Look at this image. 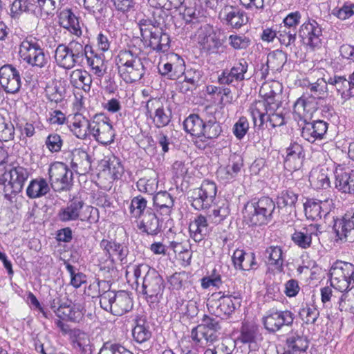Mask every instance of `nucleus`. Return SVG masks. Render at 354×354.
<instances>
[{
  "label": "nucleus",
  "instance_id": "nucleus-1",
  "mask_svg": "<svg viewBox=\"0 0 354 354\" xmlns=\"http://www.w3.org/2000/svg\"><path fill=\"white\" fill-rule=\"evenodd\" d=\"M106 281H97L90 284L88 290H93L92 297H100V306L107 312L116 316H121L129 312L133 307L132 300L125 291L110 290Z\"/></svg>",
  "mask_w": 354,
  "mask_h": 354
},
{
  "label": "nucleus",
  "instance_id": "nucleus-2",
  "mask_svg": "<svg viewBox=\"0 0 354 354\" xmlns=\"http://www.w3.org/2000/svg\"><path fill=\"white\" fill-rule=\"evenodd\" d=\"M328 80L319 78L310 84L306 92L295 103L294 112L299 117L311 116L317 109L316 99H324L328 95Z\"/></svg>",
  "mask_w": 354,
  "mask_h": 354
},
{
  "label": "nucleus",
  "instance_id": "nucleus-3",
  "mask_svg": "<svg viewBox=\"0 0 354 354\" xmlns=\"http://www.w3.org/2000/svg\"><path fill=\"white\" fill-rule=\"evenodd\" d=\"M275 203L269 197H262L257 202L248 203L243 211L247 223L252 225H266L272 219Z\"/></svg>",
  "mask_w": 354,
  "mask_h": 354
},
{
  "label": "nucleus",
  "instance_id": "nucleus-4",
  "mask_svg": "<svg viewBox=\"0 0 354 354\" xmlns=\"http://www.w3.org/2000/svg\"><path fill=\"white\" fill-rule=\"evenodd\" d=\"M266 105L268 104L265 102H254L251 104L250 111L254 124L261 127L267 121L272 128L283 125L284 117L282 112L279 111V105L274 102H271L268 108H266Z\"/></svg>",
  "mask_w": 354,
  "mask_h": 354
},
{
  "label": "nucleus",
  "instance_id": "nucleus-5",
  "mask_svg": "<svg viewBox=\"0 0 354 354\" xmlns=\"http://www.w3.org/2000/svg\"><path fill=\"white\" fill-rule=\"evenodd\" d=\"M19 55L24 62L33 68H43L48 63L44 48L34 39H26L21 43Z\"/></svg>",
  "mask_w": 354,
  "mask_h": 354
},
{
  "label": "nucleus",
  "instance_id": "nucleus-6",
  "mask_svg": "<svg viewBox=\"0 0 354 354\" xmlns=\"http://www.w3.org/2000/svg\"><path fill=\"white\" fill-rule=\"evenodd\" d=\"M241 305L239 295L233 296L223 292H214L207 299L209 311L216 317L231 315Z\"/></svg>",
  "mask_w": 354,
  "mask_h": 354
},
{
  "label": "nucleus",
  "instance_id": "nucleus-7",
  "mask_svg": "<svg viewBox=\"0 0 354 354\" xmlns=\"http://www.w3.org/2000/svg\"><path fill=\"white\" fill-rule=\"evenodd\" d=\"M354 281V266L348 262L337 261L330 270L331 286L343 292Z\"/></svg>",
  "mask_w": 354,
  "mask_h": 354
},
{
  "label": "nucleus",
  "instance_id": "nucleus-8",
  "mask_svg": "<svg viewBox=\"0 0 354 354\" xmlns=\"http://www.w3.org/2000/svg\"><path fill=\"white\" fill-rule=\"evenodd\" d=\"M55 59L59 67L71 69L82 63V48L73 40L68 45L59 44L55 51Z\"/></svg>",
  "mask_w": 354,
  "mask_h": 354
},
{
  "label": "nucleus",
  "instance_id": "nucleus-9",
  "mask_svg": "<svg viewBox=\"0 0 354 354\" xmlns=\"http://www.w3.org/2000/svg\"><path fill=\"white\" fill-rule=\"evenodd\" d=\"M48 174L51 186L55 192L68 189L72 185L73 173L62 162L51 164L48 169Z\"/></svg>",
  "mask_w": 354,
  "mask_h": 354
},
{
  "label": "nucleus",
  "instance_id": "nucleus-10",
  "mask_svg": "<svg viewBox=\"0 0 354 354\" xmlns=\"http://www.w3.org/2000/svg\"><path fill=\"white\" fill-rule=\"evenodd\" d=\"M29 176L28 170L21 166L13 167L0 176V184L4 185L5 192L19 193Z\"/></svg>",
  "mask_w": 354,
  "mask_h": 354
},
{
  "label": "nucleus",
  "instance_id": "nucleus-11",
  "mask_svg": "<svg viewBox=\"0 0 354 354\" xmlns=\"http://www.w3.org/2000/svg\"><path fill=\"white\" fill-rule=\"evenodd\" d=\"M294 319L293 313L288 310H279L272 308L266 313L262 318V322L268 331L275 333L281 330L283 326H290Z\"/></svg>",
  "mask_w": 354,
  "mask_h": 354
},
{
  "label": "nucleus",
  "instance_id": "nucleus-12",
  "mask_svg": "<svg viewBox=\"0 0 354 354\" xmlns=\"http://www.w3.org/2000/svg\"><path fill=\"white\" fill-rule=\"evenodd\" d=\"M145 110L146 116L152 120L157 128L166 127L171 121V110L165 107L159 98H150L146 103Z\"/></svg>",
  "mask_w": 354,
  "mask_h": 354
},
{
  "label": "nucleus",
  "instance_id": "nucleus-13",
  "mask_svg": "<svg viewBox=\"0 0 354 354\" xmlns=\"http://www.w3.org/2000/svg\"><path fill=\"white\" fill-rule=\"evenodd\" d=\"M165 288L164 281L154 269H148L143 278L142 292L150 302L156 301L162 295Z\"/></svg>",
  "mask_w": 354,
  "mask_h": 354
},
{
  "label": "nucleus",
  "instance_id": "nucleus-14",
  "mask_svg": "<svg viewBox=\"0 0 354 354\" xmlns=\"http://www.w3.org/2000/svg\"><path fill=\"white\" fill-rule=\"evenodd\" d=\"M90 133L100 143L106 145L114 140L115 133L109 119L103 114L95 115L91 120Z\"/></svg>",
  "mask_w": 354,
  "mask_h": 354
},
{
  "label": "nucleus",
  "instance_id": "nucleus-15",
  "mask_svg": "<svg viewBox=\"0 0 354 354\" xmlns=\"http://www.w3.org/2000/svg\"><path fill=\"white\" fill-rule=\"evenodd\" d=\"M216 194V186L214 182L204 180L199 188L192 192V206L196 209L208 208Z\"/></svg>",
  "mask_w": 354,
  "mask_h": 354
},
{
  "label": "nucleus",
  "instance_id": "nucleus-16",
  "mask_svg": "<svg viewBox=\"0 0 354 354\" xmlns=\"http://www.w3.org/2000/svg\"><path fill=\"white\" fill-rule=\"evenodd\" d=\"M0 85L7 93H18L21 86L19 71L11 64L1 66L0 68Z\"/></svg>",
  "mask_w": 354,
  "mask_h": 354
},
{
  "label": "nucleus",
  "instance_id": "nucleus-17",
  "mask_svg": "<svg viewBox=\"0 0 354 354\" xmlns=\"http://www.w3.org/2000/svg\"><path fill=\"white\" fill-rule=\"evenodd\" d=\"M333 205V201L330 197L324 200L309 199L304 203L305 215L308 219L317 221L327 216Z\"/></svg>",
  "mask_w": 354,
  "mask_h": 354
},
{
  "label": "nucleus",
  "instance_id": "nucleus-18",
  "mask_svg": "<svg viewBox=\"0 0 354 354\" xmlns=\"http://www.w3.org/2000/svg\"><path fill=\"white\" fill-rule=\"evenodd\" d=\"M322 31L315 20L304 23L299 28V37L304 44L311 48H318L322 44Z\"/></svg>",
  "mask_w": 354,
  "mask_h": 354
},
{
  "label": "nucleus",
  "instance_id": "nucleus-19",
  "mask_svg": "<svg viewBox=\"0 0 354 354\" xmlns=\"http://www.w3.org/2000/svg\"><path fill=\"white\" fill-rule=\"evenodd\" d=\"M198 44L205 50L212 53L217 51L221 42L212 26L209 24L201 26L196 32Z\"/></svg>",
  "mask_w": 354,
  "mask_h": 354
},
{
  "label": "nucleus",
  "instance_id": "nucleus-20",
  "mask_svg": "<svg viewBox=\"0 0 354 354\" xmlns=\"http://www.w3.org/2000/svg\"><path fill=\"white\" fill-rule=\"evenodd\" d=\"M248 63L244 59L241 58L234 63L230 71H223L218 76V82L221 84H230L234 81L241 82L245 79H250V76L248 75Z\"/></svg>",
  "mask_w": 354,
  "mask_h": 354
},
{
  "label": "nucleus",
  "instance_id": "nucleus-21",
  "mask_svg": "<svg viewBox=\"0 0 354 354\" xmlns=\"http://www.w3.org/2000/svg\"><path fill=\"white\" fill-rule=\"evenodd\" d=\"M169 59V62L159 64L158 71L162 75L176 80L185 73V61L177 54L171 55Z\"/></svg>",
  "mask_w": 354,
  "mask_h": 354
},
{
  "label": "nucleus",
  "instance_id": "nucleus-22",
  "mask_svg": "<svg viewBox=\"0 0 354 354\" xmlns=\"http://www.w3.org/2000/svg\"><path fill=\"white\" fill-rule=\"evenodd\" d=\"M319 227L317 224H311L300 230H296L292 235V240L299 248H308L313 240L318 237Z\"/></svg>",
  "mask_w": 354,
  "mask_h": 354
},
{
  "label": "nucleus",
  "instance_id": "nucleus-23",
  "mask_svg": "<svg viewBox=\"0 0 354 354\" xmlns=\"http://www.w3.org/2000/svg\"><path fill=\"white\" fill-rule=\"evenodd\" d=\"M304 158V153L301 145L295 142L291 144L286 149L284 167L290 171L299 170L302 167Z\"/></svg>",
  "mask_w": 354,
  "mask_h": 354
},
{
  "label": "nucleus",
  "instance_id": "nucleus-24",
  "mask_svg": "<svg viewBox=\"0 0 354 354\" xmlns=\"http://www.w3.org/2000/svg\"><path fill=\"white\" fill-rule=\"evenodd\" d=\"M71 168L79 174H84L90 171L91 161L88 153L82 149H75L70 154Z\"/></svg>",
  "mask_w": 354,
  "mask_h": 354
},
{
  "label": "nucleus",
  "instance_id": "nucleus-25",
  "mask_svg": "<svg viewBox=\"0 0 354 354\" xmlns=\"http://www.w3.org/2000/svg\"><path fill=\"white\" fill-rule=\"evenodd\" d=\"M100 247L112 263L117 261L123 262L128 254L127 248L114 241L103 239L100 243Z\"/></svg>",
  "mask_w": 354,
  "mask_h": 354
},
{
  "label": "nucleus",
  "instance_id": "nucleus-26",
  "mask_svg": "<svg viewBox=\"0 0 354 354\" xmlns=\"http://www.w3.org/2000/svg\"><path fill=\"white\" fill-rule=\"evenodd\" d=\"M328 82L329 84L335 86L344 102L354 96V80L351 79V75L348 80L342 76L330 77Z\"/></svg>",
  "mask_w": 354,
  "mask_h": 354
},
{
  "label": "nucleus",
  "instance_id": "nucleus-27",
  "mask_svg": "<svg viewBox=\"0 0 354 354\" xmlns=\"http://www.w3.org/2000/svg\"><path fill=\"white\" fill-rule=\"evenodd\" d=\"M328 129V124L322 120L308 122L302 128L301 136L310 142L322 139Z\"/></svg>",
  "mask_w": 354,
  "mask_h": 354
},
{
  "label": "nucleus",
  "instance_id": "nucleus-28",
  "mask_svg": "<svg viewBox=\"0 0 354 354\" xmlns=\"http://www.w3.org/2000/svg\"><path fill=\"white\" fill-rule=\"evenodd\" d=\"M264 257L266 263L270 266H274V269L281 272L283 268V251L280 246L270 245L264 252Z\"/></svg>",
  "mask_w": 354,
  "mask_h": 354
},
{
  "label": "nucleus",
  "instance_id": "nucleus-29",
  "mask_svg": "<svg viewBox=\"0 0 354 354\" xmlns=\"http://www.w3.org/2000/svg\"><path fill=\"white\" fill-rule=\"evenodd\" d=\"M59 23L63 28L68 29L72 34L77 37L82 33L77 17L69 9L61 12Z\"/></svg>",
  "mask_w": 354,
  "mask_h": 354
},
{
  "label": "nucleus",
  "instance_id": "nucleus-30",
  "mask_svg": "<svg viewBox=\"0 0 354 354\" xmlns=\"http://www.w3.org/2000/svg\"><path fill=\"white\" fill-rule=\"evenodd\" d=\"M192 339L198 344H213L218 339V335L204 326L198 325L191 333Z\"/></svg>",
  "mask_w": 354,
  "mask_h": 354
},
{
  "label": "nucleus",
  "instance_id": "nucleus-31",
  "mask_svg": "<svg viewBox=\"0 0 354 354\" xmlns=\"http://www.w3.org/2000/svg\"><path fill=\"white\" fill-rule=\"evenodd\" d=\"M57 316L62 319H67L73 322H79L83 316L82 308L80 306L71 304H61L55 310Z\"/></svg>",
  "mask_w": 354,
  "mask_h": 354
},
{
  "label": "nucleus",
  "instance_id": "nucleus-32",
  "mask_svg": "<svg viewBox=\"0 0 354 354\" xmlns=\"http://www.w3.org/2000/svg\"><path fill=\"white\" fill-rule=\"evenodd\" d=\"M335 187L343 193L354 194V173L336 170Z\"/></svg>",
  "mask_w": 354,
  "mask_h": 354
},
{
  "label": "nucleus",
  "instance_id": "nucleus-33",
  "mask_svg": "<svg viewBox=\"0 0 354 354\" xmlns=\"http://www.w3.org/2000/svg\"><path fill=\"white\" fill-rule=\"evenodd\" d=\"M189 232L192 238L199 242L203 240L208 232V224L207 218L199 215L189 224Z\"/></svg>",
  "mask_w": 354,
  "mask_h": 354
},
{
  "label": "nucleus",
  "instance_id": "nucleus-34",
  "mask_svg": "<svg viewBox=\"0 0 354 354\" xmlns=\"http://www.w3.org/2000/svg\"><path fill=\"white\" fill-rule=\"evenodd\" d=\"M153 204L162 215L169 216L174 207V199L167 192H160L153 196Z\"/></svg>",
  "mask_w": 354,
  "mask_h": 354
},
{
  "label": "nucleus",
  "instance_id": "nucleus-35",
  "mask_svg": "<svg viewBox=\"0 0 354 354\" xmlns=\"http://www.w3.org/2000/svg\"><path fill=\"white\" fill-rule=\"evenodd\" d=\"M232 261L236 268L242 270H249L256 265L254 254L246 253L241 250H236L234 252Z\"/></svg>",
  "mask_w": 354,
  "mask_h": 354
},
{
  "label": "nucleus",
  "instance_id": "nucleus-36",
  "mask_svg": "<svg viewBox=\"0 0 354 354\" xmlns=\"http://www.w3.org/2000/svg\"><path fill=\"white\" fill-rule=\"evenodd\" d=\"M122 80L127 83H132L142 78L145 73V67L142 62H136L130 66L123 67L118 72Z\"/></svg>",
  "mask_w": 354,
  "mask_h": 354
},
{
  "label": "nucleus",
  "instance_id": "nucleus-37",
  "mask_svg": "<svg viewBox=\"0 0 354 354\" xmlns=\"http://www.w3.org/2000/svg\"><path fill=\"white\" fill-rule=\"evenodd\" d=\"M70 82L75 88H81L88 92L91 89L92 78L91 75L86 71L76 69L71 72Z\"/></svg>",
  "mask_w": 354,
  "mask_h": 354
},
{
  "label": "nucleus",
  "instance_id": "nucleus-38",
  "mask_svg": "<svg viewBox=\"0 0 354 354\" xmlns=\"http://www.w3.org/2000/svg\"><path fill=\"white\" fill-rule=\"evenodd\" d=\"M83 207V202L79 200L71 201L66 207L62 208L59 213V219L62 221L77 220Z\"/></svg>",
  "mask_w": 354,
  "mask_h": 354
},
{
  "label": "nucleus",
  "instance_id": "nucleus-39",
  "mask_svg": "<svg viewBox=\"0 0 354 354\" xmlns=\"http://www.w3.org/2000/svg\"><path fill=\"white\" fill-rule=\"evenodd\" d=\"M91 121L81 115H75L74 121L69 125L70 130L80 139H85L88 131L91 132Z\"/></svg>",
  "mask_w": 354,
  "mask_h": 354
},
{
  "label": "nucleus",
  "instance_id": "nucleus-40",
  "mask_svg": "<svg viewBox=\"0 0 354 354\" xmlns=\"http://www.w3.org/2000/svg\"><path fill=\"white\" fill-rule=\"evenodd\" d=\"M236 348L235 342L231 338H225L221 342L208 344L204 354H233Z\"/></svg>",
  "mask_w": 354,
  "mask_h": 354
},
{
  "label": "nucleus",
  "instance_id": "nucleus-41",
  "mask_svg": "<svg viewBox=\"0 0 354 354\" xmlns=\"http://www.w3.org/2000/svg\"><path fill=\"white\" fill-rule=\"evenodd\" d=\"M50 191V187L44 178H36L30 181L26 194L30 198H37L45 196Z\"/></svg>",
  "mask_w": 354,
  "mask_h": 354
},
{
  "label": "nucleus",
  "instance_id": "nucleus-42",
  "mask_svg": "<svg viewBox=\"0 0 354 354\" xmlns=\"http://www.w3.org/2000/svg\"><path fill=\"white\" fill-rule=\"evenodd\" d=\"M139 228L147 234H157L160 229L156 215L151 212H147L143 214Z\"/></svg>",
  "mask_w": 354,
  "mask_h": 354
},
{
  "label": "nucleus",
  "instance_id": "nucleus-43",
  "mask_svg": "<svg viewBox=\"0 0 354 354\" xmlns=\"http://www.w3.org/2000/svg\"><path fill=\"white\" fill-rule=\"evenodd\" d=\"M166 15V13L163 10H158L154 13V19L155 23L156 24L158 28H155L153 30H151L150 35L149 36V45L155 50L158 51L159 42H160V35H161L162 32V26L165 23V20L163 17Z\"/></svg>",
  "mask_w": 354,
  "mask_h": 354
},
{
  "label": "nucleus",
  "instance_id": "nucleus-44",
  "mask_svg": "<svg viewBox=\"0 0 354 354\" xmlns=\"http://www.w3.org/2000/svg\"><path fill=\"white\" fill-rule=\"evenodd\" d=\"M205 121L198 115L192 114L183 122L185 130L193 136L201 138L203 133Z\"/></svg>",
  "mask_w": 354,
  "mask_h": 354
},
{
  "label": "nucleus",
  "instance_id": "nucleus-45",
  "mask_svg": "<svg viewBox=\"0 0 354 354\" xmlns=\"http://www.w3.org/2000/svg\"><path fill=\"white\" fill-rule=\"evenodd\" d=\"M225 19L233 28H240L248 21L244 12L237 8L230 7L225 8Z\"/></svg>",
  "mask_w": 354,
  "mask_h": 354
},
{
  "label": "nucleus",
  "instance_id": "nucleus-46",
  "mask_svg": "<svg viewBox=\"0 0 354 354\" xmlns=\"http://www.w3.org/2000/svg\"><path fill=\"white\" fill-rule=\"evenodd\" d=\"M136 61H137L136 62L142 61L138 53L130 49L120 50L115 59L118 72H120L123 67L128 68L129 66L135 64Z\"/></svg>",
  "mask_w": 354,
  "mask_h": 354
},
{
  "label": "nucleus",
  "instance_id": "nucleus-47",
  "mask_svg": "<svg viewBox=\"0 0 354 354\" xmlns=\"http://www.w3.org/2000/svg\"><path fill=\"white\" fill-rule=\"evenodd\" d=\"M310 182L315 189H326L330 187V180L328 170L324 169L312 171L310 175Z\"/></svg>",
  "mask_w": 354,
  "mask_h": 354
},
{
  "label": "nucleus",
  "instance_id": "nucleus-48",
  "mask_svg": "<svg viewBox=\"0 0 354 354\" xmlns=\"http://www.w3.org/2000/svg\"><path fill=\"white\" fill-rule=\"evenodd\" d=\"M279 88V84L276 82H272L271 84H263L260 89V93L263 97H264V99L263 100L257 101L256 102H265V104L268 103V105H266V108L270 107L271 102H274L277 105H280L279 100H276L278 91L274 90V88Z\"/></svg>",
  "mask_w": 354,
  "mask_h": 354
},
{
  "label": "nucleus",
  "instance_id": "nucleus-49",
  "mask_svg": "<svg viewBox=\"0 0 354 354\" xmlns=\"http://www.w3.org/2000/svg\"><path fill=\"white\" fill-rule=\"evenodd\" d=\"M297 195L290 190L283 191L277 198L278 207L281 209L286 208L291 213L297 202Z\"/></svg>",
  "mask_w": 354,
  "mask_h": 354
},
{
  "label": "nucleus",
  "instance_id": "nucleus-50",
  "mask_svg": "<svg viewBox=\"0 0 354 354\" xmlns=\"http://www.w3.org/2000/svg\"><path fill=\"white\" fill-rule=\"evenodd\" d=\"M286 55L282 50H275L270 53L267 59V68L273 71H279L286 62Z\"/></svg>",
  "mask_w": 354,
  "mask_h": 354
},
{
  "label": "nucleus",
  "instance_id": "nucleus-51",
  "mask_svg": "<svg viewBox=\"0 0 354 354\" xmlns=\"http://www.w3.org/2000/svg\"><path fill=\"white\" fill-rule=\"evenodd\" d=\"M203 129L204 130L201 137L207 139L217 138L222 131L220 124L216 121V118L213 116L210 117L207 121H205Z\"/></svg>",
  "mask_w": 354,
  "mask_h": 354
},
{
  "label": "nucleus",
  "instance_id": "nucleus-52",
  "mask_svg": "<svg viewBox=\"0 0 354 354\" xmlns=\"http://www.w3.org/2000/svg\"><path fill=\"white\" fill-rule=\"evenodd\" d=\"M87 63L93 73L97 77H102L106 72L104 56L102 55H93L86 58Z\"/></svg>",
  "mask_w": 354,
  "mask_h": 354
},
{
  "label": "nucleus",
  "instance_id": "nucleus-53",
  "mask_svg": "<svg viewBox=\"0 0 354 354\" xmlns=\"http://www.w3.org/2000/svg\"><path fill=\"white\" fill-rule=\"evenodd\" d=\"M279 42L281 45L288 47L294 44L296 39V30L290 29L286 26H277V35Z\"/></svg>",
  "mask_w": 354,
  "mask_h": 354
},
{
  "label": "nucleus",
  "instance_id": "nucleus-54",
  "mask_svg": "<svg viewBox=\"0 0 354 354\" xmlns=\"http://www.w3.org/2000/svg\"><path fill=\"white\" fill-rule=\"evenodd\" d=\"M354 229V224L351 219H346L336 221L333 225V230L336 236L339 239H346L348 236V233Z\"/></svg>",
  "mask_w": 354,
  "mask_h": 354
},
{
  "label": "nucleus",
  "instance_id": "nucleus-55",
  "mask_svg": "<svg viewBox=\"0 0 354 354\" xmlns=\"http://www.w3.org/2000/svg\"><path fill=\"white\" fill-rule=\"evenodd\" d=\"M288 347L293 353L305 351L308 347V342L305 337L292 335L286 340Z\"/></svg>",
  "mask_w": 354,
  "mask_h": 354
},
{
  "label": "nucleus",
  "instance_id": "nucleus-56",
  "mask_svg": "<svg viewBox=\"0 0 354 354\" xmlns=\"http://www.w3.org/2000/svg\"><path fill=\"white\" fill-rule=\"evenodd\" d=\"M34 4L30 0H15L10 8L12 17H17L23 12L33 10Z\"/></svg>",
  "mask_w": 354,
  "mask_h": 354
},
{
  "label": "nucleus",
  "instance_id": "nucleus-57",
  "mask_svg": "<svg viewBox=\"0 0 354 354\" xmlns=\"http://www.w3.org/2000/svg\"><path fill=\"white\" fill-rule=\"evenodd\" d=\"M105 167H106L109 174L113 179L120 178L124 173V167L122 165L120 160L112 156L106 161Z\"/></svg>",
  "mask_w": 354,
  "mask_h": 354
},
{
  "label": "nucleus",
  "instance_id": "nucleus-58",
  "mask_svg": "<svg viewBox=\"0 0 354 354\" xmlns=\"http://www.w3.org/2000/svg\"><path fill=\"white\" fill-rule=\"evenodd\" d=\"M340 311L354 313V288L343 293L339 300Z\"/></svg>",
  "mask_w": 354,
  "mask_h": 354
},
{
  "label": "nucleus",
  "instance_id": "nucleus-59",
  "mask_svg": "<svg viewBox=\"0 0 354 354\" xmlns=\"http://www.w3.org/2000/svg\"><path fill=\"white\" fill-rule=\"evenodd\" d=\"M147 201L140 196L134 197L131 202L129 207L130 213L134 218H139L143 216L144 211L147 207Z\"/></svg>",
  "mask_w": 354,
  "mask_h": 354
},
{
  "label": "nucleus",
  "instance_id": "nucleus-60",
  "mask_svg": "<svg viewBox=\"0 0 354 354\" xmlns=\"http://www.w3.org/2000/svg\"><path fill=\"white\" fill-rule=\"evenodd\" d=\"M230 214L229 204L227 202L222 203L220 205L215 207L209 217L214 223H220Z\"/></svg>",
  "mask_w": 354,
  "mask_h": 354
},
{
  "label": "nucleus",
  "instance_id": "nucleus-61",
  "mask_svg": "<svg viewBox=\"0 0 354 354\" xmlns=\"http://www.w3.org/2000/svg\"><path fill=\"white\" fill-rule=\"evenodd\" d=\"M15 128L13 124L6 121L4 117L0 115V140L8 141L14 138Z\"/></svg>",
  "mask_w": 354,
  "mask_h": 354
},
{
  "label": "nucleus",
  "instance_id": "nucleus-62",
  "mask_svg": "<svg viewBox=\"0 0 354 354\" xmlns=\"http://www.w3.org/2000/svg\"><path fill=\"white\" fill-rule=\"evenodd\" d=\"M299 315L306 324H315L319 316V311L315 306H306L301 309Z\"/></svg>",
  "mask_w": 354,
  "mask_h": 354
},
{
  "label": "nucleus",
  "instance_id": "nucleus-63",
  "mask_svg": "<svg viewBox=\"0 0 354 354\" xmlns=\"http://www.w3.org/2000/svg\"><path fill=\"white\" fill-rule=\"evenodd\" d=\"M331 15L340 20H346L354 15V3H346L342 7H336L331 11Z\"/></svg>",
  "mask_w": 354,
  "mask_h": 354
},
{
  "label": "nucleus",
  "instance_id": "nucleus-64",
  "mask_svg": "<svg viewBox=\"0 0 354 354\" xmlns=\"http://www.w3.org/2000/svg\"><path fill=\"white\" fill-rule=\"evenodd\" d=\"M99 354H133V353L120 344L105 343Z\"/></svg>",
  "mask_w": 354,
  "mask_h": 354
}]
</instances>
